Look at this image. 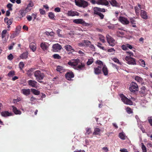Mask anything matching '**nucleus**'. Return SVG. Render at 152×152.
<instances>
[{"label": "nucleus", "instance_id": "1", "mask_svg": "<svg viewBox=\"0 0 152 152\" xmlns=\"http://www.w3.org/2000/svg\"><path fill=\"white\" fill-rule=\"evenodd\" d=\"M79 63L80 60L77 58L74 60L73 62H69L68 64L75 69L79 70H81L84 67L85 65L84 64H81V65L77 66Z\"/></svg>", "mask_w": 152, "mask_h": 152}, {"label": "nucleus", "instance_id": "2", "mask_svg": "<svg viewBox=\"0 0 152 152\" xmlns=\"http://www.w3.org/2000/svg\"><path fill=\"white\" fill-rule=\"evenodd\" d=\"M34 75L36 80L38 82L40 83L43 82L41 81L43 79L44 77V75L43 73H41L40 71L37 70L34 72Z\"/></svg>", "mask_w": 152, "mask_h": 152}, {"label": "nucleus", "instance_id": "3", "mask_svg": "<svg viewBox=\"0 0 152 152\" xmlns=\"http://www.w3.org/2000/svg\"><path fill=\"white\" fill-rule=\"evenodd\" d=\"M122 101L125 104L132 105L133 104L132 102L129 99L125 96L123 94H121L120 96Z\"/></svg>", "mask_w": 152, "mask_h": 152}, {"label": "nucleus", "instance_id": "4", "mask_svg": "<svg viewBox=\"0 0 152 152\" xmlns=\"http://www.w3.org/2000/svg\"><path fill=\"white\" fill-rule=\"evenodd\" d=\"M107 40L109 45L111 46H114L116 43L115 41L109 35L107 34L106 36Z\"/></svg>", "mask_w": 152, "mask_h": 152}, {"label": "nucleus", "instance_id": "5", "mask_svg": "<svg viewBox=\"0 0 152 152\" xmlns=\"http://www.w3.org/2000/svg\"><path fill=\"white\" fill-rule=\"evenodd\" d=\"M73 22L76 24H81L83 26H89V24L88 23H86L85 21L82 19H74L73 20Z\"/></svg>", "mask_w": 152, "mask_h": 152}, {"label": "nucleus", "instance_id": "6", "mask_svg": "<svg viewBox=\"0 0 152 152\" xmlns=\"http://www.w3.org/2000/svg\"><path fill=\"white\" fill-rule=\"evenodd\" d=\"M138 86L137 84L134 82H132L130 85V87L129 88V89L132 92H134L137 90Z\"/></svg>", "mask_w": 152, "mask_h": 152}, {"label": "nucleus", "instance_id": "7", "mask_svg": "<svg viewBox=\"0 0 152 152\" xmlns=\"http://www.w3.org/2000/svg\"><path fill=\"white\" fill-rule=\"evenodd\" d=\"M28 83L29 86L33 88H37L39 86L38 83L35 80H29L28 81Z\"/></svg>", "mask_w": 152, "mask_h": 152}, {"label": "nucleus", "instance_id": "8", "mask_svg": "<svg viewBox=\"0 0 152 152\" xmlns=\"http://www.w3.org/2000/svg\"><path fill=\"white\" fill-rule=\"evenodd\" d=\"M52 48L53 52H57L61 50L62 47L60 45L57 43L53 45Z\"/></svg>", "mask_w": 152, "mask_h": 152}, {"label": "nucleus", "instance_id": "9", "mask_svg": "<svg viewBox=\"0 0 152 152\" xmlns=\"http://www.w3.org/2000/svg\"><path fill=\"white\" fill-rule=\"evenodd\" d=\"M119 20L124 24H128L129 23V21L127 18L123 16H120L119 17Z\"/></svg>", "mask_w": 152, "mask_h": 152}, {"label": "nucleus", "instance_id": "10", "mask_svg": "<svg viewBox=\"0 0 152 152\" xmlns=\"http://www.w3.org/2000/svg\"><path fill=\"white\" fill-rule=\"evenodd\" d=\"M79 13L75 11L70 10L68 11L67 15L68 16H79Z\"/></svg>", "mask_w": 152, "mask_h": 152}, {"label": "nucleus", "instance_id": "11", "mask_svg": "<svg viewBox=\"0 0 152 152\" xmlns=\"http://www.w3.org/2000/svg\"><path fill=\"white\" fill-rule=\"evenodd\" d=\"M94 14H98V12H105V10L104 8H101L98 7H95L94 8Z\"/></svg>", "mask_w": 152, "mask_h": 152}, {"label": "nucleus", "instance_id": "12", "mask_svg": "<svg viewBox=\"0 0 152 152\" xmlns=\"http://www.w3.org/2000/svg\"><path fill=\"white\" fill-rule=\"evenodd\" d=\"M98 4L102 5L107 6L109 4V2L107 0H98Z\"/></svg>", "mask_w": 152, "mask_h": 152}, {"label": "nucleus", "instance_id": "13", "mask_svg": "<svg viewBox=\"0 0 152 152\" xmlns=\"http://www.w3.org/2000/svg\"><path fill=\"white\" fill-rule=\"evenodd\" d=\"M49 45L48 43L43 42L41 44L40 47L43 50H45L48 49Z\"/></svg>", "mask_w": 152, "mask_h": 152}, {"label": "nucleus", "instance_id": "14", "mask_svg": "<svg viewBox=\"0 0 152 152\" xmlns=\"http://www.w3.org/2000/svg\"><path fill=\"white\" fill-rule=\"evenodd\" d=\"M65 76L66 78L68 80H70L72 78L74 77V75L73 72H72L67 73Z\"/></svg>", "mask_w": 152, "mask_h": 152}, {"label": "nucleus", "instance_id": "15", "mask_svg": "<svg viewBox=\"0 0 152 152\" xmlns=\"http://www.w3.org/2000/svg\"><path fill=\"white\" fill-rule=\"evenodd\" d=\"M110 2L113 7H119L120 5L115 0H110Z\"/></svg>", "mask_w": 152, "mask_h": 152}, {"label": "nucleus", "instance_id": "16", "mask_svg": "<svg viewBox=\"0 0 152 152\" xmlns=\"http://www.w3.org/2000/svg\"><path fill=\"white\" fill-rule=\"evenodd\" d=\"M21 92L26 96H28L30 94V90L29 89H23L21 90Z\"/></svg>", "mask_w": 152, "mask_h": 152}, {"label": "nucleus", "instance_id": "17", "mask_svg": "<svg viewBox=\"0 0 152 152\" xmlns=\"http://www.w3.org/2000/svg\"><path fill=\"white\" fill-rule=\"evenodd\" d=\"M64 48L68 51H75L74 50L73 48L70 45H65Z\"/></svg>", "mask_w": 152, "mask_h": 152}, {"label": "nucleus", "instance_id": "18", "mask_svg": "<svg viewBox=\"0 0 152 152\" xmlns=\"http://www.w3.org/2000/svg\"><path fill=\"white\" fill-rule=\"evenodd\" d=\"M34 4L32 2H31L29 3L27 5V7L25 10L27 12L30 11L31 10V8L33 6Z\"/></svg>", "mask_w": 152, "mask_h": 152}, {"label": "nucleus", "instance_id": "19", "mask_svg": "<svg viewBox=\"0 0 152 152\" xmlns=\"http://www.w3.org/2000/svg\"><path fill=\"white\" fill-rule=\"evenodd\" d=\"M1 115L2 116L4 117L10 116L12 115L11 113H10L8 111H4L1 113Z\"/></svg>", "mask_w": 152, "mask_h": 152}, {"label": "nucleus", "instance_id": "20", "mask_svg": "<svg viewBox=\"0 0 152 152\" xmlns=\"http://www.w3.org/2000/svg\"><path fill=\"white\" fill-rule=\"evenodd\" d=\"M102 71L104 75L106 76L108 75V70L105 65L103 66L102 68Z\"/></svg>", "mask_w": 152, "mask_h": 152}, {"label": "nucleus", "instance_id": "21", "mask_svg": "<svg viewBox=\"0 0 152 152\" xmlns=\"http://www.w3.org/2000/svg\"><path fill=\"white\" fill-rule=\"evenodd\" d=\"M140 15L142 18L143 19H146L147 18L146 12L144 10H142L141 11Z\"/></svg>", "mask_w": 152, "mask_h": 152}, {"label": "nucleus", "instance_id": "22", "mask_svg": "<svg viewBox=\"0 0 152 152\" xmlns=\"http://www.w3.org/2000/svg\"><path fill=\"white\" fill-rule=\"evenodd\" d=\"M29 47L34 52L36 49V45L35 43L32 42L30 44Z\"/></svg>", "mask_w": 152, "mask_h": 152}, {"label": "nucleus", "instance_id": "23", "mask_svg": "<svg viewBox=\"0 0 152 152\" xmlns=\"http://www.w3.org/2000/svg\"><path fill=\"white\" fill-rule=\"evenodd\" d=\"M12 108L13 112L15 114L20 115L21 114V111L18 110L16 107L14 106H12Z\"/></svg>", "mask_w": 152, "mask_h": 152}, {"label": "nucleus", "instance_id": "24", "mask_svg": "<svg viewBox=\"0 0 152 152\" xmlns=\"http://www.w3.org/2000/svg\"><path fill=\"white\" fill-rule=\"evenodd\" d=\"M35 69H34L31 68L29 70H27V74L29 76H31L33 73Z\"/></svg>", "mask_w": 152, "mask_h": 152}, {"label": "nucleus", "instance_id": "25", "mask_svg": "<svg viewBox=\"0 0 152 152\" xmlns=\"http://www.w3.org/2000/svg\"><path fill=\"white\" fill-rule=\"evenodd\" d=\"M135 80L140 83L142 84L143 80L141 77L138 76H136L135 77Z\"/></svg>", "mask_w": 152, "mask_h": 152}, {"label": "nucleus", "instance_id": "26", "mask_svg": "<svg viewBox=\"0 0 152 152\" xmlns=\"http://www.w3.org/2000/svg\"><path fill=\"white\" fill-rule=\"evenodd\" d=\"M88 5V3L87 1L83 0H82L80 6V7H83L85 8L87 7Z\"/></svg>", "mask_w": 152, "mask_h": 152}, {"label": "nucleus", "instance_id": "27", "mask_svg": "<svg viewBox=\"0 0 152 152\" xmlns=\"http://www.w3.org/2000/svg\"><path fill=\"white\" fill-rule=\"evenodd\" d=\"M127 63L129 64H136V63L135 61V59L134 58H131L130 59V60L128 61V62Z\"/></svg>", "mask_w": 152, "mask_h": 152}, {"label": "nucleus", "instance_id": "28", "mask_svg": "<svg viewBox=\"0 0 152 152\" xmlns=\"http://www.w3.org/2000/svg\"><path fill=\"white\" fill-rule=\"evenodd\" d=\"M101 132L100 129L99 128H96L94 129L93 134L95 135L99 134Z\"/></svg>", "mask_w": 152, "mask_h": 152}, {"label": "nucleus", "instance_id": "29", "mask_svg": "<svg viewBox=\"0 0 152 152\" xmlns=\"http://www.w3.org/2000/svg\"><path fill=\"white\" fill-rule=\"evenodd\" d=\"M94 73L95 74L98 75L101 72V69L96 67L94 68Z\"/></svg>", "mask_w": 152, "mask_h": 152}, {"label": "nucleus", "instance_id": "30", "mask_svg": "<svg viewBox=\"0 0 152 152\" xmlns=\"http://www.w3.org/2000/svg\"><path fill=\"white\" fill-rule=\"evenodd\" d=\"M8 18H4V21H6L7 20V25L10 26L12 24V22L13 19L12 18V19H10L8 20Z\"/></svg>", "mask_w": 152, "mask_h": 152}, {"label": "nucleus", "instance_id": "31", "mask_svg": "<svg viewBox=\"0 0 152 152\" xmlns=\"http://www.w3.org/2000/svg\"><path fill=\"white\" fill-rule=\"evenodd\" d=\"M28 55L27 53H24L20 56V57L22 59H26L28 57Z\"/></svg>", "mask_w": 152, "mask_h": 152}, {"label": "nucleus", "instance_id": "32", "mask_svg": "<svg viewBox=\"0 0 152 152\" xmlns=\"http://www.w3.org/2000/svg\"><path fill=\"white\" fill-rule=\"evenodd\" d=\"M31 91L34 94L36 95H39L40 94V92L34 88L31 89Z\"/></svg>", "mask_w": 152, "mask_h": 152}, {"label": "nucleus", "instance_id": "33", "mask_svg": "<svg viewBox=\"0 0 152 152\" xmlns=\"http://www.w3.org/2000/svg\"><path fill=\"white\" fill-rule=\"evenodd\" d=\"M56 70L60 72H62L64 71V69L63 67L60 66H58L57 67Z\"/></svg>", "mask_w": 152, "mask_h": 152}, {"label": "nucleus", "instance_id": "34", "mask_svg": "<svg viewBox=\"0 0 152 152\" xmlns=\"http://www.w3.org/2000/svg\"><path fill=\"white\" fill-rule=\"evenodd\" d=\"M99 39L103 43L105 42L104 37L101 34L99 35Z\"/></svg>", "mask_w": 152, "mask_h": 152}, {"label": "nucleus", "instance_id": "35", "mask_svg": "<svg viewBox=\"0 0 152 152\" xmlns=\"http://www.w3.org/2000/svg\"><path fill=\"white\" fill-rule=\"evenodd\" d=\"M75 4L76 5L80 7L82 0H75Z\"/></svg>", "mask_w": 152, "mask_h": 152}, {"label": "nucleus", "instance_id": "36", "mask_svg": "<svg viewBox=\"0 0 152 152\" xmlns=\"http://www.w3.org/2000/svg\"><path fill=\"white\" fill-rule=\"evenodd\" d=\"M139 63L141 66L143 67H145V61L142 59H140L139 61Z\"/></svg>", "mask_w": 152, "mask_h": 152}, {"label": "nucleus", "instance_id": "37", "mask_svg": "<svg viewBox=\"0 0 152 152\" xmlns=\"http://www.w3.org/2000/svg\"><path fill=\"white\" fill-rule=\"evenodd\" d=\"M140 92L141 93L145 94L146 92V88L144 86H142L140 88Z\"/></svg>", "mask_w": 152, "mask_h": 152}, {"label": "nucleus", "instance_id": "38", "mask_svg": "<svg viewBox=\"0 0 152 152\" xmlns=\"http://www.w3.org/2000/svg\"><path fill=\"white\" fill-rule=\"evenodd\" d=\"M83 42L85 45V46L86 45L87 46H89L91 44V42L88 40H84Z\"/></svg>", "mask_w": 152, "mask_h": 152}, {"label": "nucleus", "instance_id": "39", "mask_svg": "<svg viewBox=\"0 0 152 152\" xmlns=\"http://www.w3.org/2000/svg\"><path fill=\"white\" fill-rule=\"evenodd\" d=\"M28 12L25 10H21L20 11V14L22 17H23L26 15V14Z\"/></svg>", "mask_w": 152, "mask_h": 152}, {"label": "nucleus", "instance_id": "40", "mask_svg": "<svg viewBox=\"0 0 152 152\" xmlns=\"http://www.w3.org/2000/svg\"><path fill=\"white\" fill-rule=\"evenodd\" d=\"M142 147L141 148L142 149L143 152H146L147 150L146 147L144 145L143 143H141Z\"/></svg>", "mask_w": 152, "mask_h": 152}, {"label": "nucleus", "instance_id": "41", "mask_svg": "<svg viewBox=\"0 0 152 152\" xmlns=\"http://www.w3.org/2000/svg\"><path fill=\"white\" fill-rule=\"evenodd\" d=\"M45 34L48 36H53L54 35V33L53 32H49L48 31H46L45 32Z\"/></svg>", "mask_w": 152, "mask_h": 152}, {"label": "nucleus", "instance_id": "42", "mask_svg": "<svg viewBox=\"0 0 152 152\" xmlns=\"http://www.w3.org/2000/svg\"><path fill=\"white\" fill-rule=\"evenodd\" d=\"M119 137L121 139L124 140L125 139V136L123 133H120L119 134Z\"/></svg>", "mask_w": 152, "mask_h": 152}, {"label": "nucleus", "instance_id": "43", "mask_svg": "<svg viewBox=\"0 0 152 152\" xmlns=\"http://www.w3.org/2000/svg\"><path fill=\"white\" fill-rule=\"evenodd\" d=\"M86 135H89L91 133V129L90 128H86Z\"/></svg>", "mask_w": 152, "mask_h": 152}, {"label": "nucleus", "instance_id": "44", "mask_svg": "<svg viewBox=\"0 0 152 152\" xmlns=\"http://www.w3.org/2000/svg\"><path fill=\"white\" fill-rule=\"evenodd\" d=\"M12 6L13 5L12 4L9 3L7 5V6L9 10L12 11Z\"/></svg>", "mask_w": 152, "mask_h": 152}, {"label": "nucleus", "instance_id": "45", "mask_svg": "<svg viewBox=\"0 0 152 152\" xmlns=\"http://www.w3.org/2000/svg\"><path fill=\"white\" fill-rule=\"evenodd\" d=\"M15 75V72L13 71H10L8 74V76L9 77H12Z\"/></svg>", "mask_w": 152, "mask_h": 152}, {"label": "nucleus", "instance_id": "46", "mask_svg": "<svg viewBox=\"0 0 152 152\" xmlns=\"http://www.w3.org/2000/svg\"><path fill=\"white\" fill-rule=\"evenodd\" d=\"M93 62V58H91L89 59L88 61L87 62V64L88 65H90L92 64Z\"/></svg>", "mask_w": 152, "mask_h": 152}, {"label": "nucleus", "instance_id": "47", "mask_svg": "<svg viewBox=\"0 0 152 152\" xmlns=\"http://www.w3.org/2000/svg\"><path fill=\"white\" fill-rule=\"evenodd\" d=\"M49 17L51 19H53L54 17V15L52 12H50L48 14Z\"/></svg>", "mask_w": 152, "mask_h": 152}, {"label": "nucleus", "instance_id": "48", "mask_svg": "<svg viewBox=\"0 0 152 152\" xmlns=\"http://www.w3.org/2000/svg\"><path fill=\"white\" fill-rule=\"evenodd\" d=\"M96 63L100 66H104V65L103 64V63L100 60H97L96 61Z\"/></svg>", "mask_w": 152, "mask_h": 152}, {"label": "nucleus", "instance_id": "49", "mask_svg": "<svg viewBox=\"0 0 152 152\" xmlns=\"http://www.w3.org/2000/svg\"><path fill=\"white\" fill-rule=\"evenodd\" d=\"M24 65L23 62H20L19 64V67L20 69H22L24 67Z\"/></svg>", "mask_w": 152, "mask_h": 152}, {"label": "nucleus", "instance_id": "50", "mask_svg": "<svg viewBox=\"0 0 152 152\" xmlns=\"http://www.w3.org/2000/svg\"><path fill=\"white\" fill-rule=\"evenodd\" d=\"M53 57L54 58L59 59L61 57L58 54H55L53 55Z\"/></svg>", "mask_w": 152, "mask_h": 152}, {"label": "nucleus", "instance_id": "51", "mask_svg": "<svg viewBox=\"0 0 152 152\" xmlns=\"http://www.w3.org/2000/svg\"><path fill=\"white\" fill-rule=\"evenodd\" d=\"M112 60L115 62L119 64H120V63L119 62V60L116 58H113Z\"/></svg>", "mask_w": 152, "mask_h": 152}, {"label": "nucleus", "instance_id": "52", "mask_svg": "<svg viewBox=\"0 0 152 152\" xmlns=\"http://www.w3.org/2000/svg\"><path fill=\"white\" fill-rule=\"evenodd\" d=\"M89 1L92 4H98V0H89Z\"/></svg>", "mask_w": 152, "mask_h": 152}, {"label": "nucleus", "instance_id": "53", "mask_svg": "<svg viewBox=\"0 0 152 152\" xmlns=\"http://www.w3.org/2000/svg\"><path fill=\"white\" fill-rule=\"evenodd\" d=\"M96 14L98 15L100 18L101 19H102L104 17V15L101 13L100 12H99L98 14Z\"/></svg>", "mask_w": 152, "mask_h": 152}, {"label": "nucleus", "instance_id": "54", "mask_svg": "<svg viewBox=\"0 0 152 152\" xmlns=\"http://www.w3.org/2000/svg\"><path fill=\"white\" fill-rule=\"evenodd\" d=\"M134 9L136 13L137 14H139V10L140 9V8H139L138 7H134Z\"/></svg>", "mask_w": 152, "mask_h": 152}, {"label": "nucleus", "instance_id": "55", "mask_svg": "<svg viewBox=\"0 0 152 152\" xmlns=\"http://www.w3.org/2000/svg\"><path fill=\"white\" fill-rule=\"evenodd\" d=\"M8 59L11 60L13 58V56L12 54H10L7 57Z\"/></svg>", "mask_w": 152, "mask_h": 152}, {"label": "nucleus", "instance_id": "56", "mask_svg": "<svg viewBox=\"0 0 152 152\" xmlns=\"http://www.w3.org/2000/svg\"><path fill=\"white\" fill-rule=\"evenodd\" d=\"M126 110L127 113L129 114H130L132 112V109L129 107L126 108Z\"/></svg>", "mask_w": 152, "mask_h": 152}, {"label": "nucleus", "instance_id": "57", "mask_svg": "<svg viewBox=\"0 0 152 152\" xmlns=\"http://www.w3.org/2000/svg\"><path fill=\"white\" fill-rule=\"evenodd\" d=\"M101 45H102V44L101 43L99 42L98 43V44L97 45V46L100 48V49H102V50H104V47H102L101 46Z\"/></svg>", "mask_w": 152, "mask_h": 152}, {"label": "nucleus", "instance_id": "58", "mask_svg": "<svg viewBox=\"0 0 152 152\" xmlns=\"http://www.w3.org/2000/svg\"><path fill=\"white\" fill-rule=\"evenodd\" d=\"M132 57H130L129 56H126L125 59L127 61V63H128V61H129L130 60L131 58Z\"/></svg>", "mask_w": 152, "mask_h": 152}, {"label": "nucleus", "instance_id": "59", "mask_svg": "<svg viewBox=\"0 0 152 152\" xmlns=\"http://www.w3.org/2000/svg\"><path fill=\"white\" fill-rule=\"evenodd\" d=\"M130 22L131 24H136V21L133 18H132L130 19Z\"/></svg>", "mask_w": 152, "mask_h": 152}, {"label": "nucleus", "instance_id": "60", "mask_svg": "<svg viewBox=\"0 0 152 152\" xmlns=\"http://www.w3.org/2000/svg\"><path fill=\"white\" fill-rule=\"evenodd\" d=\"M121 48L122 49L124 50H126L127 49V45H123L121 46Z\"/></svg>", "mask_w": 152, "mask_h": 152}, {"label": "nucleus", "instance_id": "61", "mask_svg": "<svg viewBox=\"0 0 152 152\" xmlns=\"http://www.w3.org/2000/svg\"><path fill=\"white\" fill-rule=\"evenodd\" d=\"M126 53L128 55H129V56L130 57H131V56H133V54L132 52L126 51Z\"/></svg>", "mask_w": 152, "mask_h": 152}, {"label": "nucleus", "instance_id": "62", "mask_svg": "<svg viewBox=\"0 0 152 152\" xmlns=\"http://www.w3.org/2000/svg\"><path fill=\"white\" fill-rule=\"evenodd\" d=\"M26 18H27V20L28 21H31V20L32 19V16L30 15H27L26 16Z\"/></svg>", "mask_w": 152, "mask_h": 152}, {"label": "nucleus", "instance_id": "63", "mask_svg": "<svg viewBox=\"0 0 152 152\" xmlns=\"http://www.w3.org/2000/svg\"><path fill=\"white\" fill-rule=\"evenodd\" d=\"M102 149L104 152H107L108 151V149L107 147H104L102 148Z\"/></svg>", "mask_w": 152, "mask_h": 152}, {"label": "nucleus", "instance_id": "64", "mask_svg": "<svg viewBox=\"0 0 152 152\" xmlns=\"http://www.w3.org/2000/svg\"><path fill=\"white\" fill-rule=\"evenodd\" d=\"M120 151L121 152H129L127 149L125 148H123L122 149H121L120 150Z\"/></svg>", "mask_w": 152, "mask_h": 152}]
</instances>
